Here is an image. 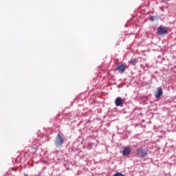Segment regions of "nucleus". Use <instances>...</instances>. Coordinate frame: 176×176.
Wrapping results in <instances>:
<instances>
[{"label": "nucleus", "instance_id": "nucleus-1", "mask_svg": "<svg viewBox=\"0 0 176 176\" xmlns=\"http://www.w3.org/2000/svg\"><path fill=\"white\" fill-rule=\"evenodd\" d=\"M148 155V150L144 149L142 148H138L136 150V156L138 157H146Z\"/></svg>", "mask_w": 176, "mask_h": 176}, {"label": "nucleus", "instance_id": "nucleus-2", "mask_svg": "<svg viewBox=\"0 0 176 176\" xmlns=\"http://www.w3.org/2000/svg\"><path fill=\"white\" fill-rule=\"evenodd\" d=\"M54 144L56 148H61V146L64 144V139H63V137H61V135H60V133H58Z\"/></svg>", "mask_w": 176, "mask_h": 176}, {"label": "nucleus", "instance_id": "nucleus-3", "mask_svg": "<svg viewBox=\"0 0 176 176\" xmlns=\"http://www.w3.org/2000/svg\"><path fill=\"white\" fill-rule=\"evenodd\" d=\"M167 29L165 27L160 26L157 29L158 35H164V34H168Z\"/></svg>", "mask_w": 176, "mask_h": 176}, {"label": "nucleus", "instance_id": "nucleus-4", "mask_svg": "<svg viewBox=\"0 0 176 176\" xmlns=\"http://www.w3.org/2000/svg\"><path fill=\"white\" fill-rule=\"evenodd\" d=\"M117 71L120 74H123L126 71V65L121 64L117 67Z\"/></svg>", "mask_w": 176, "mask_h": 176}, {"label": "nucleus", "instance_id": "nucleus-5", "mask_svg": "<svg viewBox=\"0 0 176 176\" xmlns=\"http://www.w3.org/2000/svg\"><path fill=\"white\" fill-rule=\"evenodd\" d=\"M163 96V89L161 87L157 89V93L155 94V98H160Z\"/></svg>", "mask_w": 176, "mask_h": 176}, {"label": "nucleus", "instance_id": "nucleus-6", "mask_svg": "<svg viewBox=\"0 0 176 176\" xmlns=\"http://www.w3.org/2000/svg\"><path fill=\"white\" fill-rule=\"evenodd\" d=\"M131 153V148L130 147H125L122 151L123 156H129Z\"/></svg>", "mask_w": 176, "mask_h": 176}, {"label": "nucleus", "instance_id": "nucleus-7", "mask_svg": "<svg viewBox=\"0 0 176 176\" xmlns=\"http://www.w3.org/2000/svg\"><path fill=\"white\" fill-rule=\"evenodd\" d=\"M122 104H123V101L122 100V98L118 97L115 100V104H116V107H120V106H122Z\"/></svg>", "mask_w": 176, "mask_h": 176}, {"label": "nucleus", "instance_id": "nucleus-8", "mask_svg": "<svg viewBox=\"0 0 176 176\" xmlns=\"http://www.w3.org/2000/svg\"><path fill=\"white\" fill-rule=\"evenodd\" d=\"M137 59H131L130 63L132 64V65H135L137 64Z\"/></svg>", "mask_w": 176, "mask_h": 176}, {"label": "nucleus", "instance_id": "nucleus-9", "mask_svg": "<svg viewBox=\"0 0 176 176\" xmlns=\"http://www.w3.org/2000/svg\"><path fill=\"white\" fill-rule=\"evenodd\" d=\"M167 1H170V0H167Z\"/></svg>", "mask_w": 176, "mask_h": 176}]
</instances>
